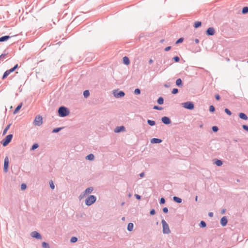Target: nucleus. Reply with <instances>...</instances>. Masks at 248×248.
<instances>
[{
	"instance_id": "f257e3e1",
	"label": "nucleus",
	"mask_w": 248,
	"mask_h": 248,
	"mask_svg": "<svg viewBox=\"0 0 248 248\" xmlns=\"http://www.w3.org/2000/svg\"><path fill=\"white\" fill-rule=\"evenodd\" d=\"M69 113V109L64 106H61L58 109V114L61 117H65L68 116Z\"/></svg>"
},
{
	"instance_id": "f03ea898",
	"label": "nucleus",
	"mask_w": 248,
	"mask_h": 248,
	"mask_svg": "<svg viewBox=\"0 0 248 248\" xmlns=\"http://www.w3.org/2000/svg\"><path fill=\"white\" fill-rule=\"evenodd\" d=\"M96 201V197L94 195H90L85 200V202L86 205L90 206L93 204Z\"/></svg>"
},
{
	"instance_id": "7ed1b4c3",
	"label": "nucleus",
	"mask_w": 248,
	"mask_h": 248,
	"mask_svg": "<svg viewBox=\"0 0 248 248\" xmlns=\"http://www.w3.org/2000/svg\"><path fill=\"white\" fill-rule=\"evenodd\" d=\"M13 137L12 134H9L7 135L1 141V143L3 146H6L11 141Z\"/></svg>"
},
{
	"instance_id": "20e7f679",
	"label": "nucleus",
	"mask_w": 248,
	"mask_h": 248,
	"mask_svg": "<svg viewBox=\"0 0 248 248\" xmlns=\"http://www.w3.org/2000/svg\"><path fill=\"white\" fill-rule=\"evenodd\" d=\"M161 223L162 224L163 233L164 234H169L170 231L168 224L164 219H162Z\"/></svg>"
},
{
	"instance_id": "39448f33",
	"label": "nucleus",
	"mask_w": 248,
	"mask_h": 248,
	"mask_svg": "<svg viewBox=\"0 0 248 248\" xmlns=\"http://www.w3.org/2000/svg\"><path fill=\"white\" fill-rule=\"evenodd\" d=\"M182 105L183 107L189 110H192L194 108V103L191 101H187L183 103L182 104Z\"/></svg>"
},
{
	"instance_id": "423d86ee",
	"label": "nucleus",
	"mask_w": 248,
	"mask_h": 248,
	"mask_svg": "<svg viewBox=\"0 0 248 248\" xmlns=\"http://www.w3.org/2000/svg\"><path fill=\"white\" fill-rule=\"evenodd\" d=\"M43 124V117L40 115H37L35 117L33 124L35 126H39Z\"/></svg>"
},
{
	"instance_id": "0eeeda50",
	"label": "nucleus",
	"mask_w": 248,
	"mask_h": 248,
	"mask_svg": "<svg viewBox=\"0 0 248 248\" xmlns=\"http://www.w3.org/2000/svg\"><path fill=\"white\" fill-rule=\"evenodd\" d=\"M113 94L114 97L117 98L123 97L125 95V93L124 91H119L118 89L113 90Z\"/></svg>"
},
{
	"instance_id": "6e6552de",
	"label": "nucleus",
	"mask_w": 248,
	"mask_h": 248,
	"mask_svg": "<svg viewBox=\"0 0 248 248\" xmlns=\"http://www.w3.org/2000/svg\"><path fill=\"white\" fill-rule=\"evenodd\" d=\"M9 162V158L7 156H6L4 158L3 165V170L5 173H6L8 170Z\"/></svg>"
},
{
	"instance_id": "1a4fd4ad",
	"label": "nucleus",
	"mask_w": 248,
	"mask_h": 248,
	"mask_svg": "<svg viewBox=\"0 0 248 248\" xmlns=\"http://www.w3.org/2000/svg\"><path fill=\"white\" fill-rule=\"evenodd\" d=\"M215 33V30L213 27H209L206 31V34L208 36H213Z\"/></svg>"
},
{
	"instance_id": "9d476101",
	"label": "nucleus",
	"mask_w": 248,
	"mask_h": 248,
	"mask_svg": "<svg viewBox=\"0 0 248 248\" xmlns=\"http://www.w3.org/2000/svg\"><path fill=\"white\" fill-rule=\"evenodd\" d=\"M31 236L37 239H41L42 238V236L37 231H33L31 232Z\"/></svg>"
},
{
	"instance_id": "9b49d317",
	"label": "nucleus",
	"mask_w": 248,
	"mask_h": 248,
	"mask_svg": "<svg viewBox=\"0 0 248 248\" xmlns=\"http://www.w3.org/2000/svg\"><path fill=\"white\" fill-rule=\"evenodd\" d=\"M161 121L163 124H170L171 123L170 118L167 116H164L162 117Z\"/></svg>"
},
{
	"instance_id": "f8f14e48",
	"label": "nucleus",
	"mask_w": 248,
	"mask_h": 248,
	"mask_svg": "<svg viewBox=\"0 0 248 248\" xmlns=\"http://www.w3.org/2000/svg\"><path fill=\"white\" fill-rule=\"evenodd\" d=\"M220 224L222 226L224 227L225 226L227 223H228V219L226 217L224 216L222 217H221L220 221Z\"/></svg>"
},
{
	"instance_id": "ddd939ff",
	"label": "nucleus",
	"mask_w": 248,
	"mask_h": 248,
	"mask_svg": "<svg viewBox=\"0 0 248 248\" xmlns=\"http://www.w3.org/2000/svg\"><path fill=\"white\" fill-rule=\"evenodd\" d=\"M125 128L123 125L120 126H117L114 129V132L115 133H119L122 131H124L125 130Z\"/></svg>"
},
{
	"instance_id": "4468645a",
	"label": "nucleus",
	"mask_w": 248,
	"mask_h": 248,
	"mask_svg": "<svg viewBox=\"0 0 248 248\" xmlns=\"http://www.w3.org/2000/svg\"><path fill=\"white\" fill-rule=\"evenodd\" d=\"M93 190V187H92V186L89 187L87 188L84 190V191H83L84 194L86 195L88 194H90V193H92Z\"/></svg>"
},
{
	"instance_id": "2eb2a0df",
	"label": "nucleus",
	"mask_w": 248,
	"mask_h": 248,
	"mask_svg": "<svg viewBox=\"0 0 248 248\" xmlns=\"http://www.w3.org/2000/svg\"><path fill=\"white\" fill-rule=\"evenodd\" d=\"M239 117L242 120H247L248 119V117L247 115L243 112H240L238 114Z\"/></svg>"
},
{
	"instance_id": "dca6fc26",
	"label": "nucleus",
	"mask_w": 248,
	"mask_h": 248,
	"mask_svg": "<svg viewBox=\"0 0 248 248\" xmlns=\"http://www.w3.org/2000/svg\"><path fill=\"white\" fill-rule=\"evenodd\" d=\"M214 163L217 166H221L223 164V161L221 160L218 159H215L213 160Z\"/></svg>"
},
{
	"instance_id": "f3484780",
	"label": "nucleus",
	"mask_w": 248,
	"mask_h": 248,
	"mask_svg": "<svg viewBox=\"0 0 248 248\" xmlns=\"http://www.w3.org/2000/svg\"><path fill=\"white\" fill-rule=\"evenodd\" d=\"M13 36L5 35L0 37V42L6 41L9 39L11 38Z\"/></svg>"
},
{
	"instance_id": "a211bd4d",
	"label": "nucleus",
	"mask_w": 248,
	"mask_h": 248,
	"mask_svg": "<svg viewBox=\"0 0 248 248\" xmlns=\"http://www.w3.org/2000/svg\"><path fill=\"white\" fill-rule=\"evenodd\" d=\"M162 141V140L158 138H153L151 140L152 143H160Z\"/></svg>"
},
{
	"instance_id": "6ab92c4d",
	"label": "nucleus",
	"mask_w": 248,
	"mask_h": 248,
	"mask_svg": "<svg viewBox=\"0 0 248 248\" xmlns=\"http://www.w3.org/2000/svg\"><path fill=\"white\" fill-rule=\"evenodd\" d=\"M123 62L124 64L125 65L129 64L130 60H129L128 57L127 56H124V57H123Z\"/></svg>"
},
{
	"instance_id": "aec40b11",
	"label": "nucleus",
	"mask_w": 248,
	"mask_h": 248,
	"mask_svg": "<svg viewBox=\"0 0 248 248\" xmlns=\"http://www.w3.org/2000/svg\"><path fill=\"white\" fill-rule=\"evenodd\" d=\"M22 106V103H20L18 105V106L16 107V108L15 109L13 113L16 114L17 113L19 110L20 109Z\"/></svg>"
},
{
	"instance_id": "412c9836",
	"label": "nucleus",
	"mask_w": 248,
	"mask_h": 248,
	"mask_svg": "<svg viewBox=\"0 0 248 248\" xmlns=\"http://www.w3.org/2000/svg\"><path fill=\"white\" fill-rule=\"evenodd\" d=\"M176 85L179 87H182L183 86V82L181 78H178L176 81Z\"/></svg>"
},
{
	"instance_id": "4be33fe9",
	"label": "nucleus",
	"mask_w": 248,
	"mask_h": 248,
	"mask_svg": "<svg viewBox=\"0 0 248 248\" xmlns=\"http://www.w3.org/2000/svg\"><path fill=\"white\" fill-rule=\"evenodd\" d=\"M173 200L174 202L178 203H180L182 202V200L180 198L177 196H174L173 197Z\"/></svg>"
},
{
	"instance_id": "5701e85b",
	"label": "nucleus",
	"mask_w": 248,
	"mask_h": 248,
	"mask_svg": "<svg viewBox=\"0 0 248 248\" xmlns=\"http://www.w3.org/2000/svg\"><path fill=\"white\" fill-rule=\"evenodd\" d=\"M94 158V156L93 154H90L86 156V159L88 160H93Z\"/></svg>"
},
{
	"instance_id": "b1692460",
	"label": "nucleus",
	"mask_w": 248,
	"mask_h": 248,
	"mask_svg": "<svg viewBox=\"0 0 248 248\" xmlns=\"http://www.w3.org/2000/svg\"><path fill=\"white\" fill-rule=\"evenodd\" d=\"M134 224L132 223H129L127 226V229L128 231L130 232L133 230Z\"/></svg>"
},
{
	"instance_id": "393cba45",
	"label": "nucleus",
	"mask_w": 248,
	"mask_h": 248,
	"mask_svg": "<svg viewBox=\"0 0 248 248\" xmlns=\"http://www.w3.org/2000/svg\"><path fill=\"white\" fill-rule=\"evenodd\" d=\"M157 103L159 104V105H162L164 103V98L162 96H160L158 97V98L157 99Z\"/></svg>"
},
{
	"instance_id": "a878e982",
	"label": "nucleus",
	"mask_w": 248,
	"mask_h": 248,
	"mask_svg": "<svg viewBox=\"0 0 248 248\" xmlns=\"http://www.w3.org/2000/svg\"><path fill=\"white\" fill-rule=\"evenodd\" d=\"M202 26V22L201 21H196L194 23L193 27L195 28H198Z\"/></svg>"
},
{
	"instance_id": "bb28decb",
	"label": "nucleus",
	"mask_w": 248,
	"mask_h": 248,
	"mask_svg": "<svg viewBox=\"0 0 248 248\" xmlns=\"http://www.w3.org/2000/svg\"><path fill=\"white\" fill-rule=\"evenodd\" d=\"M11 125V124H9L5 127V128H4V129L3 130V132H2L3 135H4L6 134V133H7V131L8 130V129H9Z\"/></svg>"
},
{
	"instance_id": "cd10ccee",
	"label": "nucleus",
	"mask_w": 248,
	"mask_h": 248,
	"mask_svg": "<svg viewBox=\"0 0 248 248\" xmlns=\"http://www.w3.org/2000/svg\"><path fill=\"white\" fill-rule=\"evenodd\" d=\"M147 124L150 126H154L155 124V122L154 120H147Z\"/></svg>"
},
{
	"instance_id": "c85d7f7f",
	"label": "nucleus",
	"mask_w": 248,
	"mask_h": 248,
	"mask_svg": "<svg viewBox=\"0 0 248 248\" xmlns=\"http://www.w3.org/2000/svg\"><path fill=\"white\" fill-rule=\"evenodd\" d=\"M199 226L200 227L204 228L206 227V223L204 221L202 220L199 224Z\"/></svg>"
},
{
	"instance_id": "c756f323",
	"label": "nucleus",
	"mask_w": 248,
	"mask_h": 248,
	"mask_svg": "<svg viewBox=\"0 0 248 248\" xmlns=\"http://www.w3.org/2000/svg\"><path fill=\"white\" fill-rule=\"evenodd\" d=\"M90 95V92L89 90H85L83 92V96L85 98H87Z\"/></svg>"
},
{
	"instance_id": "7c9ffc66",
	"label": "nucleus",
	"mask_w": 248,
	"mask_h": 248,
	"mask_svg": "<svg viewBox=\"0 0 248 248\" xmlns=\"http://www.w3.org/2000/svg\"><path fill=\"white\" fill-rule=\"evenodd\" d=\"M248 13V7L245 6L242 8V13L243 14H246Z\"/></svg>"
},
{
	"instance_id": "2f4dec72",
	"label": "nucleus",
	"mask_w": 248,
	"mask_h": 248,
	"mask_svg": "<svg viewBox=\"0 0 248 248\" xmlns=\"http://www.w3.org/2000/svg\"><path fill=\"white\" fill-rule=\"evenodd\" d=\"M43 248H50L49 245L48 243L43 242L42 244Z\"/></svg>"
},
{
	"instance_id": "473e14b6",
	"label": "nucleus",
	"mask_w": 248,
	"mask_h": 248,
	"mask_svg": "<svg viewBox=\"0 0 248 248\" xmlns=\"http://www.w3.org/2000/svg\"><path fill=\"white\" fill-rule=\"evenodd\" d=\"M78 239L77 237L73 236L71 238L70 241L72 243H74L77 242L78 241Z\"/></svg>"
},
{
	"instance_id": "72a5a7b5",
	"label": "nucleus",
	"mask_w": 248,
	"mask_h": 248,
	"mask_svg": "<svg viewBox=\"0 0 248 248\" xmlns=\"http://www.w3.org/2000/svg\"><path fill=\"white\" fill-rule=\"evenodd\" d=\"M62 129H63V127H57L55 128H54L52 130V133H58L59 131H60Z\"/></svg>"
},
{
	"instance_id": "f704fd0d",
	"label": "nucleus",
	"mask_w": 248,
	"mask_h": 248,
	"mask_svg": "<svg viewBox=\"0 0 248 248\" xmlns=\"http://www.w3.org/2000/svg\"><path fill=\"white\" fill-rule=\"evenodd\" d=\"M10 74V73L8 71V70H6L3 74V76H2V79H5L6 78H7V77Z\"/></svg>"
},
{
	"instance_id": "c9c22d12",
	"label": "nucleus",
	"mask_w": 248,
	"mask_h": 248,
	"mask_svg": "<svg viewBox=\"0 0 248 248\" xmlns=\"http://www.w3.org/2000/svg\"><path fill=\"white\" fill-rule=\"evenodd\" d=\"M140 93H141L140 90L139 88L135 89L134 91V93L136 95H139Z\"/></svg>"
},
{
	"instance_id": "e433bc0d",
	"label": "nucleus",
	"mask_w": 248,
	"mask_h": 248,
	"mask_svg": "<svg viewBox=\"0 0 248 248\" xmlns=\"http://www.w3.org/2000/svg\"><path fill=\"white\" fill-rule=\"evenodd\" d=\"M39 145L37 143H34L31 148V150H34L35 149H37Z\"/></svg>"
},
{
	"instance_id": "4c0bfd02",
	"label": "nucleus",
	"mask_w": 248,
	"mask_h": 248,
	"mask_svg": "<svg viewBox=\"0 0 248 248\" xmlns=\"http://www.w3.org/2000/svg\"><path fill=\"white\" fill-rule=\"evenodd\" d=\"M225 112L229 116L232 115V112L227 108H225L224 109Z\"/></svg>"
},
{
	"instance_id": "58836bf2",
	"label": "nucleus",
	"mask_w": 248,
	"mask_h": 248,
	"mask_svg": "<svg viewBox=\"0 0 248 248\" xmlns=\"http://www.w3.org/2000/svg\"><path fill=\"white\" fill-rule=\"evenodd\" d=\"M209 111L210 112L213 113L215 111V108L214 106L211 105L209 107Z\"/></svg>"
},
{
	"instance_id": "ea45409f",
	"label": "nucleus",
	"mask_w": 248,
	"mask_h": 248,
	"mask_svg": "<svg viewBox=\"0 0 248 248\" xmlns=\"http://www.w3.org/2000/svg\"><path fill=\"white\" fill-rule=\"evenodd\" d=\"M184 41V38L183 37H180V38H179L175 42V44H180V43H181L183 42Z\"/></svg>"
},
{
	"instance_id": "a19ab883",
	"label": "nucleus",
	"mask_w": 248,
	"mask_h": 248,
	"mask_svg": "<svg viewBox=\"0 0 248 248\" xmlns=\"http://www.w3.org/2000/svg\"><path fill=\"white\" fill-rule=\"evenodd\" d=\"M153 108L154 109L158 110H161L163 109V108L161 107L158 106H154L153 107Z\"/></svg>"
},
{
	"instance_id": "79ce46f5",
	"label": "nucleus",
	"mask_w": 248,
	"mask_h": 248,
	"mask_svg": "<svg viewBox=\"0 0 248 248\" xmlns=\"http://www.w3.org/2000/svg\"><path fill=\"white\" fill-rule=\"evenodd\" d=\"M212 130L214 132H217L218 130V128L217 126H213L212 127Z\"/></svg>"
},
{
	"instance_id": "37998d69",
	"label": "nucleus",
	"mask_w": 248,
	"mask_h": 248,
	"mask_svg": "<svg viewBox=\"0 0 248 248\" xmlns=\"http://www.w3.org/2000/svg\"><path fill=\"white\" fill-rule=\"evenodd\" d=\"M21 189L23 190L26 189L27 188V185L26 184L23 183L20 186Z\"/></svg>"
},
{
	"instance_id": "c03bdc74",
	"label": "nucleus",
	"mask_w": 248,
	"mask_h": 248,
	"mask_svg": "<svg viewBox=\"0 0 248 248\" xmlns=\"http://www.w3.org/2000/svg\"><path fill=\"white\" fill-rule=\"evenodd\" d=\"M50 187L52 189H54L55 188L54 184L52 180L49 181Z\"/></svg>"
},
{
	"instance_id": "a18cd8bd",
	"label": "nucleus",
	"mask_w": 248,
	"mask_h": 248,
	"mask_svg": "<svg viewBox=\"0 0 248 248\" xmlns=\"http://www.w3.org/2000/svg\"><path fill=\"white\" fill-rule=\"evenodd\" d=\"M173 60L175 62H178L180 61V58L178 56H176L173 58Z\"/></svg>"
},
{
	"instance_id": "49530a36",
	"label": "nucleus",
	"mask_w": 248,
	"mask_h": 248,
	"mask_svg": "<svg viewBox=\"0 0 248 248\" xmlns=\"http://www.w3.org/2000/svg\"><path fill=\"white\" fill-rule=\"evenodd\" d=\"M178 92H179V90L177 88L173 89L171 91V93L174 94L177 93Z\"/></svg>"
},
{
	"instance_id": "de8ad7c7",
	"label": "nucleus",
	"mask_w": 248,
	"mask_h": 248,
	"mask_svg": "<svg viewBox=\"0 0 248 248\" xmlns=\"http://www.w3.org/2000/svg\"><path fill=\"white\" fill-rule=\"evenodd\" d=\"M159 203L160 204H163L165 203V200L163 197H162L159 200Z\"/></svg>"
},
{
	"instance_id": "09e8293b",
	"label": "nucleus",
	"mask_w": 248,
	"mask_h": 248,
	"mask_svg": "<svg viewBox=\"0 0 248 248\" xmlns=\"http://www.w3.org/2000/svg\"><path fill=\"white\" fill-rule=\"evenodd\" d=\"M155 214V210L154 209H152L150 210V214L151 216L154 215Z\"/></svg>"
},
{
	"instance_id": "8fccbe9b",
	"label": "nucleus",
	"mask_w": 248,
	"mask_h": 248,
	"mask_svg": "<svg viewBox=\"0 0 248 248\" xmlns=\"http://www.w3.org/2000/svg\"><path fill=\"white\" fill-rule=\"evenodd\" d=\"M242 127H243V128L245 130H246V131H248V125H246V124H243V125H242Z\"/></svg>"
},
{
	"instance_id": "3c124183",
	"label": "nucleus",
	"mask_w": 248,
	"mask_h": 248,
	"mask_svg": "<svg viewBox=\"0 0 248 248\" xmlns=\"http://www.w3.org/2000/svg\"><path fill=\"white\" fill-rule=\"evenodd\" d=\"M162 210L164 213H167L168 212V209L167 207H164Z\"/></svg>"
},
{
	"instance_id": "603ef678",
	"label": "nucleus",
	"mask_w": 248,
	"mask_h": 248,
	"mask_svg": "<svg viewBox=\"0 0 248 248\" xmlns=\"http://www.w3.org/2000/svg\"><path fill=\"white\" fill-rule=\"evenodd\" d=\"M85 196V195L84 194V192H83L82 193L80 194V195L79 196V199H82Z\"/></svg>"
},
{
	"instance_id": "864d4df0",
	"label": "nucleus",
	"mask_w": 248,
	"mask_h": 248,
	"mask_svg": "<svg viewBox=\"0 0 248 248\" xmlns=\"http://www.w3.org/2000/svg\"><path fill=\"white\" fill-rule=\"evenodd\" d=\"M135 196L137 200H140V199H141V196H140V195H138V194H136L135 195Z\"/></svg>"
},
{
	"instance_id": "5fc2aeb1",
	"label": "nucleus",
	"mask_w": 248,
	"mask_h": 248,
	"mask_svg": "<svg viewBox=\"0 0 248 248\" xmlns=\"http://www.w3.org/2000/svg\"><path fill=\"white\" fill-rule=\"evenodd\" d=\"M215 98L217 100H219L220 99V96L219 94H216L215 95Z\"/></svg>"
},
{
	"instance_id": "6e6d98bb",
	"label": "nucleus",
	"mask_w": 248,
	"mask_h": 248,
	"mask_svg": "<svg viewBox=\"0 0 248 248\" xmlns=\"http://www.w3.org/2000/svg\"><path fill=\"white\" fill-rule=\"evenodd\" d=\"M171 49V46H168L167 47H166L165 48V51H169L170 49Z\"/></svg>"
},
{
	"instance_id": "4d7b16f0",
	"label": "nucleus",
	"mask_w": 248,
	"mask_h": 248,
	"mask_svg": "<svg viewBox=\"0 0 248 248\" xmlns=\"http://www.w3.org/2000/svg\"><path fill=\"white\" fill-rule=\"evenodd\" d=\"M7 55V54H2L0 55V60H1L2 58H4L5 56Z\"/></svg>"
},
{
	"instance_id": "13d9d810",
	"label": "nucleus",
	"mask_w": 248,
	"mask_h": 248,
	"mask_svg": "<svg viewBox=\"0 0 248 248\" xmlns=\"http://www.w3.org/2000/svg\"><path fill=\"white\" fill-rule=\"evenodd\" d=\"M7 70L10 73V74L15 71V70H13V67L9 70Z\"/></svg>"
},
{
	"instance_id": "bf43d9fd",
	"label": "nucleus",
	"mask_w": 248,
	"mask_h": 248,
	"mask_svg": "<svg viewBox=\"0 0 248 248\" xmlns=\"http://www.w3.org/2000/svg\"><path fill=\"white\" fill-rule=\"evenodd\" d=\"M208 216H209V217H213V216H214V214H213V212H209V213H208Z\"/></svg>"
},
{
	"instance_id": "052dcab7",
	"label": "nucleus",
	"mask_w": 248,
	"mask_h": 248,
	"mask_svg": "<svg viewBox=\"0 0 248 248\" xmlns=\"http://www.w3.org/2000/svg\"><path fill=\"white\" fill-rule=\"evenodd\" d=\"M18 64H16V65H15L13 67V70H16V69L18 68Z\"/></svg>"
},
{
	"instance_id": "680f3d73",
	"label": "nucleus",
	"mask_w": 248,
	"mask_h": 248,
	"mask_svg": "<svg viewBox=\"0 0 248 248\" xmlns=\"http://www.w3.org/2000/svg\"><path fill=\"white\" fill-rule=\"evenodd\" d=\"M140 177H143L144 176V172H141L140 174Z\"/></svg>"
},
{
	"instance_id": "e2e57ef3",
	"label": "nucleus",
	"mask_w": 248,
	"mask_h": 248,
	"mask_svg": "<svg viewBox=\"0 0 248 248\" xmlns=\"http://www.w3.org/2000/svg\"><path fill=\"white\" fill-rule=\"evenodd\" d=\"M225 211H226V210H225V209H222V210H221V213L222 214H224V213H225Z\"/></svg>"
},
{
	"instance_id": "0e129e2a",
	"label": "nucleus",
	"mask_w": 248,
	"mask_h": 248,
	"mask_svg": "<svg viewBox=\"0 0 248 248\" xmlns=\"http://www.w3.org/2000/svg\"><path fill=\"white\" fill-rule=\"evenodd\" d=\"M194 41L196 43H198L199 42V40L196 38L194 40Z\"/></svg>"
},
{
	"instance_id": "69168bd1",
	"label": "nucleus",
	"mask_w": 248,
	"mask_h": 248,
	"mask_svg": "<svg viewBox=\"0 0 248 248\" xmlns=\"http://www.w3.org/2000/svg\"><path fill=\"white\" fill-rule=\"evenodd\" d=\"M153 62V61L152 60V59H150L149 61V64H152Z\"/></svg>"
},
{
	"instance_id": "338daca9",
	"label": "nucleus",
	"mask_w": 248,
	"mask_h": 248,
	"mask_svg": "<svg viewBox=\"0 0 248 248\" xmlns=\"http://www.w3.org/2000/svg\"><path fill=\"white\" fill-rule=\"evenodd\" d=\"M164 86H165V87L168 88V87H169L170 85H169V84H165L164 85Z\"/></svg>"
},
{
	"instance_id": "774afa93",
	"label": "nucleus",
	"mask_w": 248,
	"mask_h": 248,
	"mask_svg": "<svg viewBox=\"0 0 248 248\" xmlns=\"http://www.w3.org/2000/svg\"><path fill=\"white\" fill-rule=\"evenodd\" d=\"M200 50H201L200 47H198L197 48V52L200 51Z\"/></svg>"
}]
</instances>
